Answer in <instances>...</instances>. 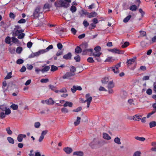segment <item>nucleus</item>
<instances>
[{"instance_id":"obj_1","label":"nucleus","mask_w":156,"mask_h":156,"mask_svg":"<svg viewBox=\"0 0 156 156\" xmlns=\"http://www.w3.org/2000/svg\"><path fill=\"white\" fill-rule=\"evenodd\" d=\"M55 6L56 7H64L67 8L69 6V4L65 2L63 0H57L54 3Z\"/></svg>"},{"instance_id":"obj_2","label":"nucleus","mask_w":156,"mask_h":156,"mask_svg":"<svg viewBox=\"0 0 156 156\" xmlns=\"http://www.w3.org/2000/svg\"><path fill=\"white\" fill-rule=\"evenodd\" d=\"M88 45L87 43H82L80 46L83 50V55H85L87 54V51H90L92 53L93 51V49H87Z\"/></svg>"},{"instance_id":"obj_3","label":"nucleus","mask_w":156,"mask_h":156,"mask_svg":"<svg viewBox=\"0 0 156 156\" xmlns=\"http://www.w3.org/2000/svg\"><path fill=\"white\" fill-rule=\"evenodd\" d=\"M85 98H86V100L83 102H87V108H89L90 103L92 101V97L90 96V95L89 94H87L86 95Z\"/></svg>"},{"instance_id":"obj_4","label":"nucleus","mask_w":156,"mask_h":156,"mask_svg":"<svg viewBox=\"0 0 156 156\" xmlns=\"http://www.w3.org/2000/svg\"><path fill=\"white\" fill-rule=\"evenodd\" d=\"M75 73H72L71 72H66L62 76V78L63 79H67L71 80L72 77L75 75Z\"/></svg>"},{"instance_id":"obj_5","label":"nucleus","mask_w":156,"mask_h":156,"mask_svg":"<svg viewBox=\"0 0 156 156\" xmlns=\"http://www.w3.org/2000/svg\"><path fill=\"white\" fill-rule=\"evenodd\" d=\"M41 10V8L39 7H37L36 8L33 13V15L35 17H38L40 13H42Z\"/></svg>"},{"instance_id":"obj_6","label":"nucleus","mask_w":156,"mask_h":156,"mask_svg":"<svg viewBox=\"0 0 156 156\" xmlns=\"http://www.w3.org/2000/svg\"><path fill=\"white\" fill-rule=\"evenodd\" d=\"M24 31V30L22 29L21 30L14 29L12 31V35L14 36H17L23 32Z\"/></svg>"},{"instance_id":"obj_7","label":"nucleus","mask_w":156,"mask_h":156,"mask_svg":"<svg viewBox=\"0 0 156 156\" xmlns=\"http://www.w3.org/2000/svg\"><path fill=\"white\" fill-rule=\"evenodd\" d=\"M101 54V52L98 53L97 54H96L93 53L92 52V53H91L90 55L94 56V58H96V60H97L98 62H100L101 61V59L100 58V56Z\"/></svg>"},{"instance_id":"obj_8","label":"nucleus","mask_w":156,"mask_h":156,"mask_svg":"<svg viewBox=\"0 0 156 156\" xmlns=\"http://www.w3.org/2000/svg\"><path fill=\"white\" fill-rule=\"evenodd\" d=\"M82 88L80 86H76L74 85L71 88V91L73 93H74L76 91V90H82Z\"/></svg>"},{"instance_id":"obj_9","label":"nucleus","mask_w":156,"mask_h":156,"mask_svg":"<svg viewBox=\"0 0 156 156\" xmlns=\"http://www.w3.org/2000/svg\"><path fill=\"white\" fill-rule=\"evenodd\" d=\"M136 59V57H134L133 58L128 59L126 62L127 65L128 66H130L133 64Z\"/></svg>"},{"instance_id":"obj_10","label":"nucleus","mask_w":156,"mask_h":156,"mask_svg":"<svg viewBox=\"0 0 156 156\" xmlns=\"http://www.w3.org/2000/svg\"><path fill=\"white\" fill-rule=\"evenodd\" d=\"M108 51L113 53L118 54H123V51H120L119 49L115 48L109 49Z\"/></svg>"},{"instance_id":"obj_11","label":"nucleus","mask_w":156,"mask_h":156,"mask_svg":"<svg viewBox=\"0 0 156 156\" xmlns=\"http://www.w3.org/2000/svg\"><path fill=\"white\" fill-rule=\"evenodd\" d=\"M45 103L48 105H53L55 103V101L53 100L52 98H50L48 99L45 100Z\"/></svg>"},{"instance_id":"obj_12","label":"nucleus","mask_w":156,"mask_h":156,"mask_svg":"<svg viewBox=\"0 0 156 156\" xmlns=\"http://www.w3.org/2000/svg\"><path fill=\"white\" fill-rule=\"evenodd\" d=\"M26 137V135L25 134H20L17 136V140L19 142H21L22 141L23 138Z\"/></svg>"},{"instance_id":"obj_13","label":"nucleus","mask_w":156,"mask_h":156,"mask_svg":"<svg viewBox=\"0 0 156 156\" xmlns=\"http://www.w3.org/2000/svg\"><path fill=\"white\" fill-rule=\"evenodd\" d=\"M46 65H44V66H42V67H44V68L41 70V71L42 73H44L48 71L50 69V67L49 66H46Z\"/></svg>"},{"instance_id":"obj_14","label":"nucleus","mask_w":156,"mask_h":156,"mask_svg":"<svg viewBox=\"0 0 156 156\" xmlns=\"http://www.w3.org/2000/svg\"><path fill=\"white\" fill-rule=\"evenodd\" d=\"M63 150L67 154H70L73 151L72 149L69 147L64 148Z\"/></svg>"},{"instance_id":"obj_15","label":"nucleus","mask_w":156,"mask_h":156,"mask_svg":"<svg viewBox=\"0 0 156 156\" xmlns=\"http://www.w3.org/2000/svg\"><path fill=\"white\" fill-rule=\"evenodd\" d=\"M142 117L141 115L136 114L133 116V119L134 121H139L141 119Z\"/></svg>"},{"instance_id":"obj_16","label":"nucleus","mask_w":156,"mask_h":156,"mask_svg":"<svg viewBox=\"0 0 156 156\" xmlns=\"http://www.w3.org/2000/svg\"><path fill=\"white\" fill-rule=\"evenodd\" d=\"M108 70L109 71H110L111 70L113 71L115 73H118L119 72V69L117 68H116V67H114L108 68Z\"/></svg>"},{"instance_id":"obj_17","label":"nucleus","mask_w":156,"mask_h":156,"mask_svg":"<svg viewBox=\"0 0 156 156\" xmlns=\"http://www.w3.org/2000/svg\"><path fill=\"white\" fill-rule=\"evenodd\" d=\"M45 53V51L43 49L37 52L34 53L35 57H38L41 54Z\"/></svg>"},{"instance_id":"obj_18","label":"nucleus","mask_w":156,"mask_h":156,"mask_svg":"<svg viewBox=\"0 0 156 156\" xmlns=\"http://www.w3.org/2000/svg\"><path fill=\"white\" fill-rule=\"evenodd\" d=\"M97 15V14L96 12H94L91 13H88L87 17L89 18H91L92 17H96Z\"/></svg>"},{"instance_id":"obj_19","label":"nucleus","mask_w":156,"mask_h":156,"mask_svg":"<svg viewBox=\"0 0 156 156\" xmlns=\"http://www.w3.org/2000/svg\"><path fill=\"white\" fill-rule=\"evenodd\" d=\"M72 57V54L70 52L68 53L63 56V58L66 59H70Z\"/></svg>"},{"instance_id":"obj_20","label":"nucleus","mask_w":156,"mask_h":156,"mask_svg":"<svg viewBox=\"0 0 156 156\" xmlns=\"http://www.w3.org/2000/svg\"><path fill=\"white\" fill-rule=\"evenodd\" d=\"M103 137L104 139L107 140H110L111 139V137L109 135L106 133H103Z\"/></svg>"},{"instance_id":"obj_21","label":"nucleus","mask_w":156,"mask_h":156,"mask_svg":"<svg viewBox=\"0 0 156 156\" xmlns=\"http://www.w3.org/2000/svg\"><path fill=\"white\" fill-rule=\"evenodd\" d=\"M127 95V93L126 92L123 91L121 92L120 94V97L122 99L126 98Z\"/></svg>"},{"instance_id":"obj_22","label":"nucleus","mask_w":156,"mask_h":156,"mask_svg":"<svg viewBox=\"0 0 156 156\" xmlns=\"http://www.w3.org/2000/svg\"><path fill=\"white\" fill-rule=\"evenodd\" d=\"M73 105V103L69 101H66L65 103L63 105V106L64 107H66L67 106L71 107H72Z\"/></svg>"},{"instance_id":"obj_23","label":"nucleus","mask_w":156,"mask_h":156,"mask_svg":"<svg viewBox=\"0 0 156 156\" xmlns=\"http://www.w3.org/2000/svg\"><path fill=\"white\" fill-rule=\"evenodd\" d=\"M82 50L81 48L79 46H77L75 50V53L77 54L80 53Z\"/></svg>"},{"instance_id":"obj_24","label":"nucleus","mask_w":156,"mask_h":156,"mask_svg":"<svg viewBox=\"0 0 156 156\" xmlns=\"http://www.w3.org/2000/svg\"><path fill=\"white\" fill-rule=\"evenodd\" d=\"M73 155H77V156H83V154L82 151H75L73 152Z\"/></svg>"},{"instance_id":"obj_25","label":"nucleus","mask_w":156,"mask_h":156,"mask_svg":"<svg viewBox=\"0 0 156 156\" xmlns=\"http://www.w3.org/2000/svg\"><path fill=\"white\" fill-rule=\"evenodd\" d=\"M114 87V84L113 81H110L108 83L107 87L108 89L112 88Z\"/></svg>"},{"instance_id":"obj_26","label":"nucleus","mask_w":156,"mask_h":156,"mask_svg":"<svg viewBox=\"0 0 156 156\" xmlns=\"http://www.w3.org/2000/svg\"><path fill=\"white\" fill-rule=\"evenodd\" d=\"M137 9V6L135 5H133L129 7V9L132 11H136Z\"/></svg>"},{"instance_id":"obj_27","label":"nucleus","mask_w":156,"mask_h":156,"mask_svg":"<svg viewBox=\"0 0 156 156\" xmlns=\"http://www.w3.org/2000/svg\"><path fill=\"white\" fill-rule=\"evenodd\" d=\"M6 86H7L6 82V81L4 80L2 82V88L3 89V91L4 92H5L7 90V89H6L5 88V87Z\"/></svg>"},{"instance_id":"obj_28","label":"nucleus","mask_w":156,"mask_h":156,"mask_svg":"<svg viewBox=\"0 0 156 156\" xmlns=\"http://www.w3.org/2000/svg\"><path fill=\"white\" fill-rule=\"evenodd\" d=\"M12 40V41L14 43L18 44L19 42V40L14 37H11Z\"/></svg>"},{"instance_id":"obj_29","label":"nucleus","mask_w":156,"mask_h":156,"mask_svg":"<svg viewBox=\"0 0 156 156\" xmlns=\"http://www.w3.org/2000/svg\"><path fill=\"white\" fill-rule=\"evenodd\" d=\"M114 141L115 143L118 144H121L120 139L118 137H116L114 139Z\"/></svg>"},{"instance_id":"obj_30","label":"nucleus","mask_w":156,"mask_h":156,"mask_svg":"<svg viewBox=\"0 0 156 156\" xmlns=\"http://www.w3.org/2000/svg\"><path fill=\"white\" fill-rule=\"evenodd\" d=\"M150 127L152 128L156 126V122L155 121H152L149 123Z\"/></svg>"},{"instance_id":"obj_31","label":"nucleus","mask_w":156,"mask_h":156,"mask_svg":"<svg viewBox=\"0 0 156 156\" xmlns=\"http://www.w3.org/2000/svg\"><path fill=\"white\" fill-rule=\"evenodd\" d=\"M135 138L136 140L141 141H144L145 140V138L143 137H140L138 136H135Z\"/></svg>"},{"instance_id":"obj_32","label":"nucleus","mask_w":156,"mask_h":156,"mask_svg":"<svg viewBox=\"0 0 156 156\" xmlns=\"http://www.w3.org/2000/svg\"><path fill=\"white\" fill-rule=\"evenodd\" d=\"M80 117H77L76 121L74 122V124L75 126H76L80 124Z\"/></svg>"},{"instance_id":"obj_33","label":"nucleus","mask_w":156,"mask_h":156,"mask_svg":"<svg viewBox=\"0 0 156 156\" xmlns=\"http://www.w3.org/2000/svg\"><path fill=\"white\" fill-rule=\"evenodd\" d=\"M77 10L76 7L75 6L72 5L70 8V10L71 11L72 13L75 12Z\"/></svg>"},{"instance_id":"obj_34","label":"nucleus","mask_w":156,"mask_h":156,"mask_svg":"<svg viewBox=\"0 0 156 156\" xmlns=\"http://www.w3.org/2000/svg\"><path fill=\"white\" fill-rule=\"evenodd\" d=\"M7 140L9 143L11 144H14V139L10 137H8L7 138Z\"/></svg>"},{"instance_id":"obj_35","label":"nucleus","mask_w":156,"mask_h":156,"mask_svg":"<svg viewBox=\"0 0 156 156\" xmlns=\"http://www.w3.org/2000/svg\"><path fill=\"white\" fill-rule=\"evenodd\" d=\"M4 111H5V114L7 115L9 114L11 112L9 108H7L5 107Z\"/></svg>"},{"instance_id":"obj_36","label":"nucleus","mask_w":156,"mask_h":156,"mask_svg":"<svg viewBox=\"0 0 156 156\" xmlns=\"http://www.w3.org/2000/svg\"><path fill=\"white\" fill-rule=\"evenodd\" d=\"M11 38L9 37H7L5 39V43L8 44H10L11 42Z\"/></svg>"},{"instance_id":"obj_37","label":"nucleus","mask_w":156,"mask_h":156,"mask_svg":"<svg viewBox=\"0 0 156 156\" xmlns=\"http://www.w3.org/2000/svg\"><path fill=\"white\" fill-rule=\"evenodd\" d=\"M131 15H129L127 17H126L123 20V21L125 23H126L131 18Z\"/></svg>"},{"instance_id":"obj_38","label":"nucleus","mask_w":156,"mask_h":156,"mask_svg":"<svg viewBox=\"0 0 156 156\" xmlns=\"http://www.w3.org/2000/svg\"><path fill=\"white\" fill-rule=\"evenodd\" d=\"M94 50L96 52L95 53L97 54L98 53H99V51L101 50V48L99 46L96 47L94 48Z\"/></svg>"},{"instance_id":"obj_39","label":"nucleus","mask_w":156,"mask_h":156,"mask_svg":"<svg viewBox=\"0 0 156 156\" xmlns=\"http://www.w3.org/2000/svg\"><path fill=\"white\" fill-rule=\"evenodd\" d=\"M10 108L13 110H16L18 108V106L16 105L13 104L11 105Z\"/></svg>"},{"instance_id":"obj_40","label":"nucleus","mask_w":156,"mask_h":156,"mask_svg":"<svg viewBox=\"0 0 156 156\" xmlns=\"http://www.w3.org/2000/svg\"><path fill=\"white\" fill-rule=\"evenodd\" d=\"M25 34L24 33H21L18 36V38L19 39H22L25 36Z\"/></svg>"},{"instance_id":"obj_41","label":"nucleus","mask_w":156,"mask_h":156,"mask_svg":"<svg viewBox=\"0 0 156 156\" xmlns=\"http://www.w3.org/2000/svg\"><path fill=\"white\" fill-rule=\"evenodd\" d=\"M109 78L108 77H105L102 80V82L103 83H107L109 81Z\"/></svg>"},{"instance_id":"obj_42","label":"nucleus","mask_w":156,"mask_h":156,"mask_svg":"<svg viewBox=\"0 0 156 156\" xmlns=\"http://www.w3.org/2000/svg\"><path fill=\"white\" fill-rule=\"evenodd\" d=\"M12 74V73L11 72H10L8 73L7 76L5 78V79L7 80L11 78L12 77L11 76Z\"/></svg>"},{"instance_id":"obj_43","label":"nucleus","mask_w":156,"mask_h":156,"mask_svg":"<svg viewBox=\"0 0 156 156\" xmlns=\"http://www.w3.org/2000/svg\"><path fill=\"white\" fill-rule=\"evenodd\" d=\"M6 130L7 133L9 135H11L12 134V132L11 130L10 127H8L6 129Z\"/></svg>"},{"instance_id":"obj_44","label":"nucleus","mask_w":156,"mask_h":156,"mask_svg":"<svg viewBox=\"0 0 156 156\" xmlns=\"http://www.w3.org/2000/svg\"><path fill=\"white\" fill-rule=\"evenodd\" d=\"M58 67L54 65H52L51 71L52 72H54L58 70Z\"/></svg>"},{"instance_id":"obj_45","label":"nucleus","mask_w":156,"mask_h":156,"mask_svg":"<svg viewBox=\"0 0 156 156\" xmlns=\"http://www.w3.org/2000/svg\"><path fill=\"white\" fill-rule=\"evenodd\" d=\"M140 36L141 37L145 36L146 35V32L144 31H140Z\"/></svg>"},{"instance_id":"obj_46","label":"nucleus","mask_w":156,"mask_h":156,"mask_svg":"<svg viewBox=\"0 0 156 156\" xmlns=\"http://www.w3.org/2000/svg\"><path fill=\"white\" fill-rule=\"evenodd\" d=\"M53 48V46L52 45H49L46 49H43L45 51V53L48 51L50 49H52Z\"/></svg>"},{"instance_id":"obj_47","label":"nucleus","mask_w":156,"mask_h":156,"mask_svg":"<svg viewBox=\"0 0 156 156\" xmlns=\"http://www.w3.org/2000/svg\"><path fill=\"white\" fill-rule=\"evenodd\" d=\"M70 69V72L72 73H74V72L76 71V69L75 67L73 66H71Z\"/></svg>"},{"instance_id":"obj_48","label":"nucleus","mask_w":156,"mask_h":156,"mask_svg":"<svg viewBox=\"0 0 156 156\" xmlns=\"http://www.w3.org/2000/svg\"><path fill=\"white\" fill-rule=\"evenodd\" d=\"M74 59L76 62H79L80 60V57L79 55H77L74 57Z\"/></svg>"},{"instance_id":"obj_49","label":"nucleus","mask_w":156,"mask_h":156,"mask_svg":"<svg viewBox=\"0 0 156 156\" xmlns=\"http://www.w3.org/2000/svg\"><path fill=\"white\" fill-rule=\"evenodd\" d=\"M141 153L140 151H137L135 152L133 154V156H141Z\"/></svg>"},{"instance_id":"obj_50","label":"nucleus","mask_w":156,"mask_h":156,"mask_svg":"<svg viewBox=\"0 0 156 156\" xmlns=\"http://www.w3.org/2000/svg\"><path fill=\"white\" fill-rule=\"evenodd\" d=\"M129 45V43L128 42L126 41L123 44L121 47L122 48H125L127 47Z\"/></svg>"},{"instance_id":"obj_51","label":"nucleus","mask_w":156,"mask_h":156,"mask_svg":"<svg viewBox=\"0 0 156 156\" xmlns=\"http://www.w3.org/2000/svg\"><path fill=\"white\" fill-rule=\"evenodd\" d=\"M41 126V124L39 122H37L35 123L34 126V127L36 128H39Z\"/></svg>"},{"instance_id":"obj_52","label":"nucleus","mask_w":156,"mask_h":156,"mask_svg":"<svg viewBox=\"0 0 156 156\" xmlns=\"http://www.w3.org/2000/svg\"><path fill=\"white\" fill-rule=\"evenodd\" d=\"M61 111L62 112L65 113H67L68 112V109L65 108H62L61 109Z\"/></svg>"},{"instance_id":"obj_53","label":"nucleus","mask_w":156,"mask_h":156,"mask_svg":"<svg viewBox=\"0 0 156 156\" xmlns=\"http://www.w3.org/2000/svg\"><path fill=\"white\" fill-rule=\"evenodd\" d=\"M87 61L89 63H93L94 62V60L93 59L92 57H89L87 59Z\"/></svg>"},{"instance_id":"obj_54","label":"nucleus","mask_w":156,"mask_h":156,"mask_svg":"<svg viewBox=\"0 0 156 156\" xmlns=\"http://www.w3.org/2000/svg\"><path fill=\"white\" fill-rule=\"evenodd\" d=\"M50 7V5L48 3L45 4L44 6V9H49Z\"/></svg>"},{"instance_id":"obj_55","label":"nucleus","mask_w":156,"mask_h":156,"mask_svg":"<svg viewBox=\"0 0 156 156\" xmlns=\"http://www.w3.org/2000/svg\"><path fill=\"white\" fill-rule=\"evenodd\" d=\"M67 91V90L65 87H63L61 89L59 90V92L61 93H66Z\"/></svg>"},{"instance_id":"obj_56","label":"nucleus","mask_w":156,"mask_h":156,"mask_svg":"<svg viewBox=\"0 0 156 156\" xmlns=\"http://www.w3.org/2000/svg\"><path fill=\"white\" fill-rule=\"evenodd\" d=\"M113 59L112 57H108L105 60V62H112Z\"/></svg>"},{"instance_id":"obj_57","label":"nucleus","mask_w":156,"mask_h":156,"mask_svg":"<svg viewBox=\"0 0 156 156\" xmlns=\"http://www.w3.org/2000/svg\"><path fill=\"white\" fill-rule=\"evenodd\" d=\"M26 22V21L25 19H21L17 22V23H25Z\"/></svg>"},{"instance_id":"obj_58","label":"nucleus","mask_w":156,"mask_h":156,"mask_svg":"<svg viewBox=\"0 0 156 156\" xmlns=\"http://www.w3.org/2000/svg\"><path fill=\"white\" fill-rule=\"evenodd\" d=\"M41 83H46L49 81V80L48 79H42L40 80Z\"/></svg>"},{"instance_id":"obj_59","label":"nucleus","mask_w":156,"mask_h":156,"mask_svg":"<svg viewBox=\"0 0 156 156\" xmlns=\"http://www.w3.org/2000/svg\"><path fill=\"white\" fill-rule=\"evenodd\" d=\"M83 24L84 27H86L89 25V23L86 20H84L83 22Z\"/></svg>"},{"instance_id":"obj_60","label":"nucleus","mask_w":156,"mask_h":156,"mask_svg":"<svg viewBox=\"0 0 156 156\" xmlns=\"http://www.w3.org/2000/svg\"><path fill=\"white\" fill-rule=\"evenodd\" d=\"M23 62V60L22 59H19L16 61V63L18 64H20Z\"/></svg>"},{"instance_id":"obj_61","label":"nucleus","mask_w":156,"mask_h":156,"mask_svg":"<svg viewBox=\"0 0 156 156\" xmlns=\"http://www.w3.org/2000/svg\"><path fill=\"white\" fill-rule=\"evenodd\" d=\"M6 114L3 112H1L0 113V118L3 119L4 118Z\"/></svg>"},{"instance_id":"obj_62","label":"nucleus","mask_w":156,"mask_h":156,"mask_svg":"<svg viewBox=\"0 0 156 156\" xmlns=\"http://www.w3.org/2000/svg\"><path fill=\"white\" fill-rule=\"evenodd\" d=\"M82 109V108L81 107H79L77 108L74 109L73 110V111L74 112H78L80 111Z\"/></svg>"},{"instance_id":"obj_63","label":"nucleus","mask_w":156,"mask_h":156,"mask_svg":"<svg viewBox=\"0 0 156 156\" xmlns=\"http://www.w3.org/2000/svg\"><path fill=\"white\" fill-rule=\"evenodd\" d=\"M146 93L148 95H151L152 93V90L150 88L148 89L146 91Z\"/></svg>"},{"instance_id":"obj_64","label":"nucleus","mask_w":156,"mask_h":156,"mask_svg":"<svg viewBox=\"0 0 156 156\" xmlns=\"http://www.w3.org/2000/svg\"><path fill=\"white\" fill-rule=\"evenodd\" d=\"M147 44V43H145V42L144 41H141L140 43L141 46L142 47H145L146 46Z\"/></svg>"}]
</instances>
